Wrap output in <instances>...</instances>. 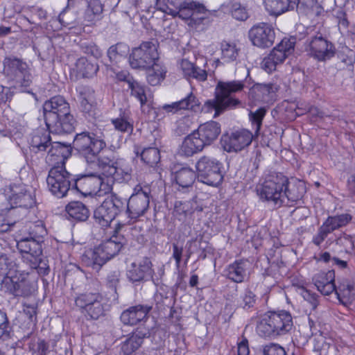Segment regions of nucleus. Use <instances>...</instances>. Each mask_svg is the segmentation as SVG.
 Returning <instances> with one entry per match:
<instances>
[{
	"label": "nucleus",
	"instance_id": "nucleus-1",
	"mask_svg": "<svg viewBox=\"0 0 355 355\" xmlns=\"http://www.w3.org/2000/svg\"><path fill=\"white\" fill-rule=\"evenodd\" d=\"M109 143L107 131L100 128L77 133L73 141V148L87 166L98 172L107 173V176L114 175L118 168L114 156H101Z\"/></svg>",
	"mask_w": 355,
	"mask_h": 355
},
{
	"label": "nucleus",
	"instance_id": "nucleus-2",
	"mask_svg": "<svg viewBox=\"0 0 355 355\" xmlns=\"http://www.w3.org/2000/svg\"><path fill=\"white\" fill-rule=\"evenodd\" d=\"M124 224L118 223L110 239L103 241L94 248L85 250L80 257L82 263L98 272L103 265L117 255L126 243L122 233Z\"/></svg>",
	"mask_w": 355,
	"mask_h": 355
},
{
	"label": "nucleus",
	"instance_id": "nucleus-3",
	"mask_svg": "<svg viewBox=\"0 0 355 355\" xmlns=\"http://www.w3.org/2000/svg\"><path fill=\"white\" fill-rule=\"evenodd\" d=\"M167 4H157V9L173 17H178L185 20L187 24L192 28H196L200 24H205L216 10H209L204 4L194 1L167 0Z\"/></svg>",
	"mask_w": 355,
	"mask_h": 355
},
{
	"label": "nucleus",
	"instance_id": "nucleus-4",
	"mask_svg": "<svg viewBox=\"0 0 355 355\" xmlns=\"http://www.w3.org/2000/svg\"><path fill=\"white\" fill-rule=\"evenodd\" d=\"M243 88L242 81H219L215 87L214 98L205 103L204 109L207 112L214 110V117L216 118L227 110L241 107V101L234 94Z\"/></svg>",
	"mask_w": 355,
	"mask_h": 355
},
{
	"label": "nucleus",
	"instance_id": "nucleus-5",
	"mask_svg": "<svg viewBox=\"0 0 355 355\" xmlns=\"http://www.w3.org/2000/svg\"><path fill=\"white\" fill-rule=\"evenodd\" d=\"M221 132L220 124L210 121L201 124L196 130L187 135L180 147V153L186 157L201 152L205 146L211 145Z\"/></svg>",
	"mask_w": 355,
	"mask_h": 355
},
{
	"label": "nucleus",
	"instance_id": "nucleus-6",
	"mask_svg": "<svg viewBox=\"0 0 355 355\" xmlns=\"http://www.w3.org/2000/svg\"><path fill=\"white\" fill-rule=\"evenodd\" d=\"M312 280L318 291L324 295H329L335 291L340 302L345 306L351 303L355 296V284L349 279L343 280L336 287L334 270L319 272L313 277Z\"/></svg>",
	"mask_w": 355,
	"mask_h": 355
},
{
	"label": "nucleus",
	"instance_id": "nucleus-7",
	"mask_svg": "<svg viewBox=\"0 0 355 355\" xmlns=\"http://www.w3.org/2000/svg\"><path fill=\"white\" fill-rule=\"evenodd\" d=\"M37 274L19 268L18 272L1 280V289L16 297L30 295L37 293Z\"/></svg>",
	"mask_w": 355,
	"mask_h": 355
},
{
	"label": "nucleus",
	"instance_id": "nucleus-8",
	"mask_svg": "<svg viewBox=\"0 0 355 355\" xmlns=\"http://www.w3.org/2000/svg\"><path fill=\"white\" fill-rule=\"evenodd\" d=\"M287 183L288 178L282 173H271L257 187V193L261 201L272 203L277 208L281 207L284 204V191Z\"/></svg>",
	"mask_w": 355,
	"mask_h": 355
},
{
	"label": "nucleus",
	"instance_id": "nucleus-9",
	"mask_svg": "<svg viewBox=\"0 0 355 355\" xmlns=\"http://www.w3.org/2000/svg\"><path fill=\"white\" fill-rule=\"evenodd\" d=\"M3 73L9 80L15 83L16 86L28 92L33 83V75L28 64L22 59L15 56L6 57L3 61Z\"/></svg>",
	"mask_w": 355,
	"mask_h": 355
},
{
	"label": "nucleus",
	"instance_id": "nucleus-10",
	"mask_svg": "<svg viewBox=\"0 0 355 355\" xmlns=\"http://www.w3.org/2000/svg\"><path fill=\"white\" fill-rule=\"evenodd\" d=\"M223 164L216 158L203 155L196 163L198 180L211 187H218L223 180Z\"/></svg>",
	"mask_w": 355,
	"mask_h": 355
},
{
	"label": "nucleus",
	"instance_id": "nucleus-11",
	"mask_svg": "<svg viewBox=\"0 0 355 355\" xmlns=\"http://www.w3.org/2000/svg\"><path fill=\"white\" fill-rule=\"evenodd\" d=\"M125 211V198L111 193L94 211L95 221L102 227H108L111 222Z\"/></svg>",
	"mask_w": 355,
	"mask_h": 355
},
{
	"label": "nucleus",
	"instance_id": "nucleus-12",
	"mask_svg": "<svg viewBox=\"0 0 355 355\" xmlns=\"http://www.w3.org/2000/svg\"><path fill=\"white\" fill-rule=\"evenodd\" d=\"M150 188L140 184L136 185L128 200L125 198V211L128 217L137 220L144 216L149 208Z\"/></svg>",
	"mask_w": 355,
	"mask_h": 355
},
{
	"label": "nucleus",
	"instance_id": "nucleus-13",
	"mask_svg": "<svg viewBox=\"0 0 355 355\" xmlns=\"http://www.w3.org/2000/svg\"><path fill=\"white\" fill-rule=\"evenodd\" d=\"M73 180L74 175L67 171L65 166H53L49 171L46 183L51 193L62 198L73 189Z\"/></svg>",
	"mask_w": 355,
	"mask_h": 355
},
{
	"label": "nucleus",
	"instance_id": "nucleus-14",
	"mask_svg": "<svg viewBox=\"0 0 355 355\" xmlns=\"http://www.w3.org/2000/svg\"><path fill=\"white\" fill-rule=\"evenodd\" d=\"M307 54L318 62H325L334 58L336 53L335 45L321 33L308 36L304 42Z\"/></svg>",
	"mask_w": 355,
	"mask_h": 355
},
{
	"label": "nucleus",
	"instance_id": "nucleus-15",
	"mask_svg": "<svg viewBox=\"0 0 355 355\" xmlns=\"http://www.w3.org/2000/svg\"><path fill=\"white\" fill-rule=\"evenodd\" d=\"M159 59L157 44L151 41H146L143 42L138 47L132 49L128 62L131 68L144 70L150 68Z\"/></svg>",
	"mask_w": 355,
	"mask_h": 355
},
{
	"label": "nucleus",
	"instance_id": "nucleus-16",
	"mask_svg": "<svg viewBox=\"0 0 355 355\" xmlns=\"http://www.w3.org/2000/svg\"><path fill=\"white\" fill-rule=\"evenodd\" d=\"M50 133L44 129L37 130L32 133L26 158L33 166H38L45 158L51 143Z\"/></svg>",
	"mask_w": 355,
	"mask_h": 355
},
{
	"label": "nucleus",
	"instance_id": "nucleus-17",
	"mask_svg": "<svg viewBox=\"0 0 355 355\" xmlns=\"http://www.w3.org/2000/svg\"><path fill=\"white\" fill-rule=\"evenodd\" d=\"M295 44V37L282 39L263 59L262 68L268 73L275 71L278 64H282L293 53Z\"/></svg>",
	"mask_w": 355,
	"mask_h": 355
},
{
	"label": "nucleus",
	"instance_id": "nucleus-18",
	"mask_svg": "<svg viewBox=\"0 0 355 355\" xmlns=\"http://www.w3.org/2000/svg\"><path fill=\"white\" fill-rule=\"evenodd\" d=\"M270 315L261 322L259 329L264 336L281 334L288 331L293 326L292 316L289 312H269Z\"/></svg>",
	"mask_w": 355,
	"mask_h": 355
},
{
	"label": "nucleus",
	"instance_id": "nucleus-19",
	"mask_svg": "<svg viewBox=\"0 0 355 355\" xmlns=\"http://www.w3.org/2000/svg\"><path fill=\"white\" fill-rule=\"evenodd\" d=\"M254 135L246 129H241L223 134L220 139V144L223 150L227 153L239 152L248 146L252 141Z\"/></svg>",
	"mask_w": 355,
	"mask_h": 355
},
{
	"label": "nucleus",
	"instance_id": "nucleus-20",
	"mask_svg": "<svg viewBox=\"0 0 355 355\" xmlns=\"http://www.w3.org/2000/svg\"><path fill=\"white\" fill-rule=\"evenodd\" d=\"M352 219V216L349 214L328 216L318 228L317 234L313 236V243L316 246H320L329 234L345 227L351 222Z\"/></svg>",
	"mask_w": 355,
	"mask_h": 355
},
{
	"label": "nucleus",
	"instance_id": "nucleus-21",
	"mask_svg": "<svg viewBox=\"0 0 355 355\" xmlns=\"http://www.w3.org/2000/svg\"><path fill=\"white\" fill-rule=\"evenodd\" d=\"M154 270L150 258L144 257L138 262H132L126 271L130 282L139 286L153 278Z\"/></svg>",
	"mask_w": 355,
	"mask_h": 355
},
{
	"label": "nucleus",
	"instance_id": "nucleus-22",
	"mask_svg": "<svg viewBox=\"0 0 355 355\" xmlns=\"http://www.w3.org/2000/svg\"><path fill=\"white\" fill-rule=\"evenodd\" d=\"M102 184V178L98 172L94 171L77 178L74 177L73 189H76L85 196H92L100 191Z\"/></svg>",
	"mask_w": 355,
	"mask_h": 355
},
{
	"label": "nucleus",
	"instance_id": "nucleus-23",
	"mask_svg": "<svg viewBox=\"0 0 355 355\" xmlns=\"http://www.w3.org/2000/svg\"><path fill=\"white\" fill-rule=\"evenodd\" d=\"M249 38L254 46L261 49L268 48L275 42V30L268 23H258L250 29Z\"/></svg>",
	"mask_w": 355,
	"mask_h": 355
},
{
	"label": "nucleus",
	"instance_id": "nucleus-24",
	"mask_svg": "<svg viewBox=\"0 0 355 355\" xmlns=\"http://www.w3.org/2000/svg\"><path fill=\"white\" fill-rule=\"evenodd\" d=\"M11 195L8 197L10 209L22 208L26 210L33 207L36 204L35 196L24 186L14 185L11 187Z\"/></svg>",
	"mask_w": 355,
	"mask_h": 355
},
{
	"label": "nucleus",
	"instance_id": "nucleus-25",
	"mask_svg": "<svg viewBox=\"0 0 355 355\" xmlns=\"http://www.w3.org/2000/svg\"><path fill=\"white\" fill-rule=\"evenodd\" d=\"M76 119L71 112L66 114L53 115L45 121L49 132L55 135L69 134L75 130Z\"/></svg>",
	"mask_w": 355,
	"mask_h": 355
},
{
	"label": "nucleus",
	"instance_id": "nucleus-26",
	"mask_svg": "<svg viewBox=\"0 0 355 355\" xmlns=\"http://www.w3.org/2000/svg\"><path fill=\"white\" fill-rule=\"evenodd\" d=\"M42 243L40 240L23 235L17 242V248L24 258L31 262H36L40 259L42 254Z\"/></svg>",
	"mask_w": 355,
	"mask_h": 355
},
{
	"label": "nucleus",
	"instance_id": "nucleus-27",
	"mask_svg": "<svg viewBox=\"0 0 355 355\" xmlns=\"http://www.w3.org/2000/svg\"><path fill=\"white\" fill-rule=\"evenodd\" d=\"M249 263L247 259H236L227 265L223 270V276L236 284H241L248 277Z\"/></svg>",
	"mask_w": 355,
	"mask_h": 355
},
{
	"label": "nucleus",
	"instance_id": "nucleus-28",
	"mask_svg": "<svg viewBox=\"0 0 355 355\" xmlns=\"http://www.w3.org/2000/svg\"><path fill=\"white\" fill-rule=\"evenodd\" d=\"M71 154V146L69 144L52 142L45 157L46 162L53 166H65L66 160Z\"/></svg>",
	"mask_w": 355,
	"mask_h": 355
},
{
	"label": "nucleus",
	"instance_id": "nucleus-29",
	"mask_svg": "<svg viewBox=\"0 0 355 355\" xmlns=\"http://www.w3.org/2000/svg\"><path fill=\"white\" fill-rule=\"evenodd\" d=\"M80 109L85 115L93 116L95 114V91L89 86H80L76 89Z\"/></svg>",
	"mask_w": 355,
	"mask_h": 355
},
{
	"label": "nucleus",
	"instance_id": "nucleus-30",
	"mask_svg": "<svg viewBox=\"0 0 355 355\" xmlns=\"http://www.w3.org/2000/svg\"><path fill=\"white\" fill-rule=\"evenodd\" d=\"M44 121L53 115L66 114L71 112L69 103L62 96H55L44 102L43 105Z\"/></svg>",
	"mask_w": 355,
	"mask_h": 355
},
{
	"label": "nucleus",
	"instance_id": "nucleus-31",
	"mask_svg": "<svg viewBox=\"0 0 355 355\" xmlns=\"http://www.w3.org/2000/svg\"><path fill=\"white\" fill-rule=\"evenodd\" d=\"M279 86L275 83H257L250 90V96L255 101L271 103L275 101Z\"/></svg>",
	"mask_w": 355,
	"mask_h": 355
},
{
	"label": "nucleus",
	"instance_id": "nucleus-32",
	"mask_svg": "<svg viewBox=\"0 0 355 355\" xmlns=\"http://www.w3.org/2000/svg\"><path fill=\"white\" fill-rule=\"evenodd\" d=\"M263 5L269 15L277 17L295 10L296 0H263Z\"/></svg>",
	"mask_w": 355,
	"mask_h": 355
},
{
	"label": "nucleus",
	"instance_id": "nucleus-33",
	"mask_svg": "<svg viewBox=\"0 0 355 355\" xmlns=\"http://www.w3.org/2000/svg\"><path fill=\"white\" fill-rule=\"evenodd\" d=\"M134 153L148 167L155 168L160 162V150L156 147H147L141 149L139 146H135Z\"/></svg>",
	"mask_w": 355,
	"mask_h": 355
},
{
	"label": "nucleus",
	"instance_id": "nucleus-34",
	"mask_svg": "<svg viewBox=\"0 0 355 355\" xmlns=\"http://www.w3.org/2000/svg\"><path fill=\"white\" fill-rule=\"evenodd\" d=\"M68 219L75 222L86 221L90 214L87 207L80 201H71L65 207Z\"/></svg>",
	"mask_w": 355,
	"mask_h": 355
},
{
	"label": "nucleus",
	"instance_id": "nucleus-35",
	"mask_svg": "<svg viewBox=\"0 0 355 355\" xmlns=\"http://www.w3.org/2000/svg\"><path fill=\"white\" fill-rule=\"evenodd\" d=\"M306 192L305 183L303 181L295 180L294 182L288 183L284 187V201L285 198L291 202H300Z\"/></svg>",
	"mask_w": 355,
	"mask_h": 355
},
{
	"label": "nucleus",
	"instance_id": "nucleus-36",
	"mask_svg": "<svg viewBox=\"0 0 355 355\" xmlns=\"http://www.w3.org/2000/svg\"><path fill=\"white\" fill-rule=\"evenodd\" d=\"M219 10L224 13H230L237 21H244L250 17L247 7L239 1L225 2L220 6Z\"/></svg>",
	"mask_w": 355,
	"mask_h": 355
},
{
	"label": "nucleus",
	"instance_id": "nucleus-37",
	"mask_svg": "<svg viewBox=\"0 0 355 355\" xmlns=\"http://www.w3.org/2000/svg\"><path fill=\"white\" fill-rule=\"evenodd\" d=\"M98 69L96 61L93 62L85 57L78 58L75 64L77 76L83 78H92L97 73Z\"/></svg>",
	"mask_w": 355,
	"mask_h": 355
},
{
	"label": "nucleus",
	"instance_id": "nucleus-38",
	"mask_svg": "<svg viewBox=\"0 0 355 355\" xmlns=\"http://www.w3.org/2000/svg\"><path fill=\"white\" fill-rule=\"evenodd\" d=\"M99 298L100 296L95 293L82 294L76 297L75 303L77 307L85 311H104Z\"/></svg>",
	"mask_w": 355,
	"mask_h": 355
},
{
	"label": "nucleus",
	"instance_id": "nucleus-39",
	"mask_svg": "<svg viewBox=\"0 0 355 355\" xmlns=\"http://www.w3.org/2000/svg\"><path fill=\"white\" fill-rule=\"evenodd\" d=\"M146 70L147 81L152 86L159 85L165 79L167 73L166 67L159 60Z\"/></svg>",
	"mask_w": 355,
	"mask_h": 355
},
{
	"label": "nucleus",
	"instance_id": "nucleus-40",
	"mask_svg": "<svg viewBox=\"0 0 355 355\" xmlns=\"http://www.w3.org/2000/svg\"><path fill=\"white\" fill-rule=\"evenodd\" d=\"M197 178V173L190 167H182L174 173V180L182 188H189Z\"/></svg>",
	"mask_w": 355,
	"mask_h": 355
},
{
	"label": "nucleus",
	"instance_id": "nucleus-41",
	"mask_svg": "<svg viewBox=\"0 0 355 355\" xmlns=\"http://www.w3.org/2000/svg\"><path fill=\"white\" fill-rule=\"evenodd\" d=\"M19 268L12 255L0 252V276L3 277V279L10 277L18 272Z\"/></svg>",
	"mask_w": 355,
	"mask_h": 355
},
{
	"label": "nucleus",
	"instance_id": "nucleus-42",
	"mask_svg": "<svg viewBox=\"0 0 355 355\" xmlns=\"http://www.w3.org/2000/svg\"><path fill=\"white\" fill-rule=\"evenodd\" d=\"M196 201L190 200H177L174 205V214L178 217V220H184L187 216L191 215L198 209Z\"/></svg>",
	"mask_w": 355,
	"mask_h": 355
},
{
	"label": "nucleus",
	"instance_id": "nucleus-43",
	"mask_svg": "<svg viewBox=\"0 0 355 355\" xmlns=\"http://www.w3.org/2000/svg\"><path fill=\"white\" fill-rule=\"evenodd\" d=\"M24 235L40 240L44 242V237L47 234L46 229L43 221L37 220L35 222H29L24 229L21 230Z\"/></svg>",
	"mask_w": 355,
	"mask_h": 355
},
{
	"label": "nucleus",
	"instance_id": "nucleus-44",
	"mask_svg": "<svg viewBox=\"0 0 355 355\" xmlns=\"http://www.w3.org/2000/svg\"><path fill=\"white\" fill-rule=\"evenodd\" d=\"M221 60L224 62L230 63L237 60L240 48L236 43L227 41H223L220 43Z\"/></svg>",
	"mask_w": 355,
	"mask_h": 355
},
{
	"label": "nucleus",
	"instance_id": "nucleus-45",
	"mask_svg": "<svg viewBox=\"0 0 355 355\" xmlns=\"http://www.w3.org/2000/svg\"><path fill=\"white\" fill-rule=\"evenodd\" d=\"M111 122L115 130L121 132L131 133L133 131V121L125 111L121 110L119 116L112 119Z\"/></svg>",
	"mask_w": 355,
	"mask_h": 355
},
{
	"label": "nucleus",
	"instance_id": "nucleus-46",
	"mask_svg": "<svg viewBox=\"0 0 355 355\" xmlns=\"http://www.w3.org/2000/svg\"><path fill=\"white\" fill-rule=\"evenodd\" d=\"M17 211L9 209L6 213L0 214V232H6L19 224V217H16Z\"/></svg>",
	"mask_w": 355,
	"mask_h": 355
},
{
	"label": "nucleus",
	"instance_id": "nucleus-47",
	"mask_svg": "<svg viewBox=\"0 0 355 355\" xmlns=\"http://www.w3.org/2000/svg\"><path fill=\"white\" fill-rule=\"evenodd\" d=\"M129 51L130 48L126 43L118 42L108 49L107 55L111 62L116 63L121 58H125Z\"/></svg>",
	"mask_w": 355,
	"mask_h": 355
},
{
	"label": "nucleus",
	"instance_id": "nucleus-48",
	"mask_svg": "<svg viewBox=\"0 0 355 355\" xmlns=\"http://www.w3.org/2000/svg\"><path fill=\"white\" fill-rule=\"evenodd\" d=\"M122 279L121 272L118 270L109 271L103 280V285L107 290L114 294H117V289L121 286V280Z\"/></svg>",
	"mask_w": 355,
	"mask_h": 355
},
{
	"label": "nucleus",
	"instance_id": "nucleus-49",
	"mask_svg": "<svg viewBox=\"0 0 355 355\" xmlns=\"http://www.w3.org/2000/svg\"><path fill=\"white\" fill-rule=\"evenodd\" d=\"M266 109L265 107H259L256 111H250L249 119L251 122L252 128L254 130L255 136H258L264 116L266 114Z\"/></svg>",
	"mask_w": 355,
	"mask_h": 355
},
{
	"label": "nucleus",
	"instance_id": "nucleus-50",
	"mask_svg": "<svg viewBox=\"0 0 355 355\" xmlns=\"http://www.w3.org/2000/svg\"><path fill=\"white\" fill-rule=\"evenodd\" d=\"M142 342V337L132 334L122 343L121 350L125 354L130 355L141 346Z\"/></svg>",
	"mask_w": 355,
	"mask_h": 355
},
{
	"label": "nucleus",
	"instance_id": "nucleus-51",
	"mask_svg": "<svg viewBox=\"0 0 355 355\" xmlns=\"http://www.w3.org/2000/svg\"><path fill=\"white\" fill-rule=\"evenodd\" d=\"M128 89L131 91V95L135 96L141 105L146 104L147 98L145 93L144 86L135 78L129 83Z\"/></svg>",
	"mask_w": 355,
	"mask_h": 355
},
{
	"label": "nucleus",
	"instance_id": "nucleus-52",
	"mask_svg": "<svg viewBox=\"0 0 355 355\" xmlns=\"http://www.w3.org/2000/svg\"><path fill=\"white\" fill-rule=\"evenodd\" d=\"M148 312H122L120 316L121 322L125 325H135L146 317Z\"/></svg>",
	"mask_w": 355,
	"mask_h": 355
},
{
	"label": "nucleus",
	"instance_id": "nucleus-53",
	"mask_svg": "<svg viewBox=\"0 0 355 355\" xmlns=\"http://www.w3.org/2000/svg\"><path fill=\"white\" fill-rule=\"evenodd\" d=\"M317 0H297L295 8L298 13L302 15H309L313 12L317 7Z\"/></svg>",
	"mask_w": 355,
	"mask_h": 355
},
{
	"label": "nucleus",
	"instance_id": "nucleus-54",
	"mask_svg": "<svg viewBox=\"0 0 355 355\" xmlns=\"http://www.w3.org/2000/svg\"><path fill=\"white\" fill-rule=\"evenodd\" d=\"M176 102L180 111L193 110L195 107L200 104L198 99L192 92H190L185 98Z\"/></svg>",
	"mask_w": 355,
	"mask_h": 355
},
{
	"label": "nucleus",
	"instance_id": "nucleus-55",
	"mask_svg": "<svg viewBox=\"0 0 355 355\" xmlns=\"http://www.w3.org/2000/svg\"><path fill=\"white\" fill-rule=\"evenodd\" d=\"M297 292L302 295L304 300L311 305L312 309H315L318 304V295L311 292L304 286H297Z\"/></svg>",
	"mask_w": 355,
	"mask_h": 355
},
{
	"label": "nucleus",
	"instance_id": "nucleus-56",
	"mask_svg": "<svg viewBox=\"0 0 355 355\" xmlns=\"http://www.w3.org/2000/svg\"><path fill=\"white\" fill-rule=\"evenodd\" d=\"M28 349L33 353L44 355L48 350V344L40 338H33L28 344Z\"/></svg>",
	"mask_w": 355,
	"mask_h": 355
},
{
	"label": "nucleus",
	"instance_id": "nucleus-57",
	"mask_svg": "<svg viewBox=\"0 0 355 355\" xmlns=\"http://www.w3.org/2000/svg\"><path fill=\"white\" fill-rule=\"evenodd\" d=\"M21 304L24 309H29L35 311L39 308L40 304L42 303L37 297V293H34L30 295H23Z\"/></svg>",
	"mask_w": 355,
	"mask_h": 355
},
{
	"label": "nucleus",
	"instance_id": "nucleus-58",
	"mask_svg": "<svg viewBox=\"0 0 355 355\" xmlns=\"http://www.w3.org/2000/svg\"><path fill=\"white\" fill-rule=\"evenodd\" d=\"M173 302L171 297H162V295L157 296L156 297V307L157 311H166L169 309L170 311L173 310Z\"/></svg>",
	"mask_w": 355,
	"mask_h": 355
},
{
	"label": "nucleus",
	"instance_id": "nucleus-59",
	"mask_svg": "<svg viewBox=\"0 0 355 355\" xmlns=\"http://www.w3.org/2000/svg\"><path fill=\"white\" fill-rule=\"evenodd\" d=\"M336 17L338 20V26L340 32L343 34L347 31L349 25L347 14L343 10H339L336 12Z\"/></svg>",
	"mask_w": 355,
	"mask_h": 355
},
{
	"label": "nucleus",
	"instance_id": "nucleus-60",
	"mask_svg": "<svg viewBox=\"0 0 355 355\" xmlns=\"http://www.w3.org/2000/svg\"><path fill=\"white\" fill-rule=\"evenodd\" d=\"M111 71L114 74V78L118 82H124L129 85L133 79L134 77L131 75V73L128 70H116L114 68H111Z\"/></svg>",
	"mask_w": 355,
	"mask_h": 355
},
{
	"label": "nucleus",
	"instance_id": "nucleus-61",
	"mask_svg": "<svg viewBox=\"0 0 355 355\" xmlns=\"http://www.w3.org/2000/svg\"><path fill=\"white\" fill-rule=\"evenodd\" d=\"M263 355H286V351L278 344L270 343L263 347Z\"/></svg>",
	"mask_w": 355,
	"mask_h": 355
},
{
	"label": "nucleus",
	"instance_id": "nucleus-62",
	"mask_svg": "<svg viewBox=\"0 0 355 355\" xmlns=\"http://www.w3.org/2000/svg\"><path fill=\"white\" fill-rule=\"evenodd\" d=\"M256 302V295L254 293L250 290H247L245 292L244 296L243 297V303L241 304V306L245 309H249L254 306Z\"/></svg>",
	"mask_w": 355,
	"mask_h": 355
},
{
	"label": "nucleus",
	"instance_id": "nucleus-63",
	"mask_svg": "<svg viewBox=\"0 0 355 355\" xmlns=\"http://www.w3.org/2000/svg\"><path fill=\"white\" fill-rule=\"evenodd\" d=\"M83 49L85 53L91 55L95 58H99L103 55L102 51L94 43L85 44Z\"/></svg>",
	"mask_w": 355,
	"mask_h": 355
},
{
	"label": "nucleus",
	"instance_id": "nucleus-64",
	"mask_svg": "<svg viewBox=\"0 0 355 355\" xmlns=\"http://www.w3.org/2000/svg\"><path fill=\"white\" fill-rule=\"evenodd\" d=\"M12 89L8 87L0 86V105L10 101L13 96Z\"/></svg>",
	"mask_w": 355,
	"mask_h": 355
}]
</instances>
